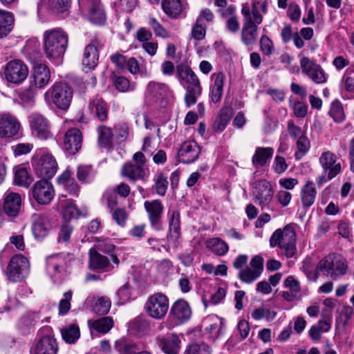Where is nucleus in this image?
<instances>
[{"label":"nucleus","mask_w":354,"mask_h":354,"mask_svg":"<svg viewBox=\"0 0 354 354\" xmlns=\"http://www.w3.org/2000/svg\"><path fill=\"white\" fill-rule=\"evenodd\" d=\"M156 342L165 354H178L179 353L180 339L175 333L158 335Z\"/></svg>","instance_id":"nucleus-18"},{"label":"nucleus","mask_w":354,"mask_h":354,"mask_svg":"<svg viewBox=\"0 0 354 354\" xmlns=\"http://www.w3.org/2000/svg\"><path fill=\"white\" fill-rule=\"evenodd\" d=\"M88 109L101 122L105 121L108 117V108L106 104L101 98H95L88 104Z\"/></svg>","instance_id":"nucleus-36"},{"label":"nucleus","mask_w":354,"mask_h":354,"mask_svg":"<svg viewBox=\"0 0 354 354\" xmlns=\"http://www.w3.org/2000/svg\"><path fill=\"white\" fill-rule=\"evenodd\" d=\"M48 3L55 12L64 13L70 6L71 0H48Z\"/></svg>","instance_id":"nucleus-59"},{"label":"nucleus","mask_w":354,"mask_h":354,"mask_svg":"<svg viewBox=\"0 0 354 354\" xmlns=\"http://www.w3.org/2000/svg\"><path fill=\"white\" fill-rule=\"evenodd\" d=\"M68 46V35L61 29H51L44 32V50L51 59L62 57Z\"/></svg>","instance_id":"nucleus-1"},{"label":"nucleus","mask_w":354,"mask_h":354,"mask_svg":"<svg viewBox=\"0 0 354 354\" xmlns=\"http://www.w3.org/2000/svg\"><path fill=\"white\" fill-rule=\"evenodd\" d=\"M97 142L100 148L110 149L113 146V133L112 129L104 125L97 128Z\"/></svg>","instance_id":"nucleus-34"},{"label":"nucleus","mask_w":354,"mask_h":354,"mask_svg":"<svg viewBox=\"0 0 354 354\" xmlns=\"http://www.w3.org/2000/svg\"><path fill=\"white\" fill-rule=\"evenodd\" d=\"M58 166L55 158L49 153L41 156L36 161L35 170L42 179L53 178L57 170Z\"/></svg>","instance_id":"nucleus-13"},{"label":"nucleus","mask_w":354,"mask_h":354,"mask_svg":"<svg viewBox=\"0 0 354 354\" xmlns=\"http://www.w3.org/2000/svg\"><path fill=\"white\" fill-rule=\"evenodd\" d=\"M169 229L167 234V239L169 244L176 247L178 239L181 236L180 216L177 210L171 212L169 216Z\"/></svg>","instance_id":"nucleus-20"},{"label":"nucleus","mask_w":354,"mask_h":354,"mask_svg":"<svg viewBox=\"0 0 354 354\" xmlns=\"http://www.w3.org/2000/svg\"><path fill=\"white\" fill-rule=\"evenodd\" d=\"M50 77V73L48 66L43 64H38L34 67L30 85L41 88L48 84Z\"/></svg>","instance_id":"nucleus-26"},{"label":"nucleus","mask_w":354,"mask_h":354,"mask_svg":"<svg viewBox=\"0 0 354 354\" xmlns=\"http://www.w3.org/2000/svg\"><path fill=\"white\" fill-rule=\"evenodd\" d=\"M32 196L39 204L49 203L54 196L52 184L46 179H41L36 182L32 188Z\"/></svg>","instance_id":"nucleus-15"},{"label":"nucleus","mask_w":354,"mask_h":354,"mask_svg":"<svg viewBox=\"0 0 354 354\" xmlns=\"http://www.w3.org/2000/svg\"><path fill=\"white\" fill-rule=\"evenodd\" d=\"M63 339L68 344L75 343L80 336V328L76 324H71L61 330Z\"/></svg>","instance_id":"nucleus-45"},{"label":"nucleus","mask_w":354,"mask_h":354,"mask_svg":"<svg viewBox=\"0 0 354 354\" xmlns=\"http://www.w3.org/2000/svg\"><path fill=\"white\" fill-rule=\"evenodd\" d=\"M72 299V292L68 291L64 293V299L60 300L59 304V314L64 315L66 314L71 308L70 301Z\"/></svg>","instance_id":"nucleus-62"},{"label":"nucleus","mask_w":354,"mask_h":354,"mask_svg":"<svg viewBox=\"0 0 354 354\" xmlns=\"http://www.w3.org/2000/svg\"><path fill=\"white\" fill-rule=\"evenodd\" d=\"M95 172L91 165H80L77 169V178L82 183H87L93 180Z\"/></svg>","instance_id":"nucleus-52"},{"label":"nucleus","mask_w":354,"mask_h":354,"mask_svg":"<svg viewBox=\"0 0 354 354\" xmlns=\"http://www.w3.org/2000/svg\"><path fill=\"white\" fill-rule=\"evenodd\" d=\"M210 347L205 343L189 345L184 354H211Z\"/></svg>","instance_id":"nucleus-57"},{"label":"nucleus","mask_w":354,"mask_h":354,"mask_svg":"<svg viewBox=\"0 0 354 354\" xmlns=\"http://www.w3.org/2000/svg\"><path fill=\"white\" fill-rule=\"evenodd\" d=\"M89 21L96 25L104 24L106 21V13L102 3L87 10Z\"/></svg>","instance_id":"nucleus-41"},{"label":"nucleus","mask_w":354,"mask_h":354,"mask_svg":"<svg viewBox=\"0 0 354 354\" xmlns=\"http://www.w3.org/2000/svg\"><path fill=\"white\" fill-rule=\"evenodd\" d=\"M206 247L217 256L225 255L229 250L227 244L218 237L208 239L206 241Z\"/></svg>","instance_id":"nucleus-40"},{"label":"nucleus","mask_w":354,"mask_h":354,"mask_svg":"<svg viewBox=\"0 0 354 354\" xmlns=\"http://www.w3.org/2000/svg\"><path fill=\"white\" fill-rule=\"evenodd\" d=\"M328 114L333 118L335 122L340 123L345 119V114L341 102L338 100H334L331 103Z\"/></svg>","instance_id":"nucleus-49"},{"label":"nucleus","mask_w":354,"mask_h":354,"mask_svg":"<svg viewBox=\"0 0 354 354\" xmlns=\"http://www.w3.org/2000/svg\"><path fill=\"white\" fill-rule=\"evenodd\" d=\"M102 48V44L97 38L93 39L84 48L82 63L84 68L89 71L93 70L98 64L99 49Z\"/></svg>","instance_id":"nucleus-14"},{"label":"nucleus","mask_w":354,"mask_h":354,"mask_svg":"<svg viewBox=\"0 0 354 354\" xmlns=\"http://www.w3.org/2000/svg\"><path fill=\"white\" fill-rule=\"evenodd\" d=\"M48 103H53L58 109H68L73 99V90L70 86L63 82L55 83L44 94Z\"/></svg>","instance_id":"nucleus-2"},{"label":"nucleus","mask_w":354,"mask_h":354,"mask_svg":"<svg viewBox=\"0 0 354 354\" xmlns=\"http://www.w3.org/2000/svg\"><path fill=\"white\" fill-rule=\"evenodd\" d=\"M274 149L272 147H257L252 156V162L254 166H264L268 160L272 158Z\"/></svg>","instance_id":"nucleus-39"},{"label":"nucleus","mask_w":354,"mask_h":354,"mask_svg":"<svg viewBox=\"0 0 354 354\" xmlns=\"http://www.w3.org/2000/svg\"><path fill=\"white\" fill-rule=\"evenodd\" d=\"M29 262L22 254L13 256L7 266L6 274L8 279L13 282L22 281L28 274Z\"/></svg>","instance_id":"nucleus-6"},{"label":"nucleus","mask_w":354,"mask_h":354,"mask_svg":"<svg viewBox=\"0 0 354 354\" xmlns=\"http://www.w3.org/2000/svg\"><path fill=\"white\" fill-rule=\"evenodd\" d=\"M317 193L315 184L312 181L308 180L300 192V198L304 209H308L314 204Z\"/></svg>","instance_id":"nucleus-27"},{"label":"nucleus","mask_w":354,"mask_h":354,"mask_svg":"<svg viewBox=\"0 0 354 354\" xmlns=\"http://www.w3.org/2000/svg\"><path fill=\"white\" fill-rule=\"evenodd\" d=\"M232 117V110L230 108H225L221 111L219 117L214 121L213 129L216 131H222L225 129Z\"/></svg>","instance_id":"nucleus-46"},{"label":"nucleus","mask_w":354,"mask_h":354,"mask_svg":"<svg viewBox=\"0 0 354 354\" xmlns=\"http://www.w3.org/2000/svg\"><path fill=\"white\" fill-rule=\"evenodd\" d=\"M296 234L295 230L290 227H286L283 229V234L279 248L285 251L287 258H291L294 256L296 251Z\"/></svg>","instance_id":"nucleus-25"},{"label":"nucleus","mask_w":354,"mask_h":354,"mask_svg":"<svg viewBox=\"0 0 354 354\" xmlns=\"http://www.w3.org/2000/svg\"><path fill=\"white\" fill-rule=\"evenodd\" d=\"M88 324L96 331L104 334L113 327V321L110 317H104L94 321L89 320Z\"/></svg>","instance_id":"nucleus-43"},{"label":"nucleus","mask_w":354,"mask_h":354,"mask_svg":"<svg viewBox=\"0 0 354 354\" xmlns=\"http://www.w3.org/2000/svg\"><path fill=\"white\" fill-rule=\"evenodd\" d=\"M73 226L67 221H65L60 227L57 236L58 242L68 243L73 232Z\"/></svg>","instance_id":"nucleus-56"},{"label":"nucleus","mask_w":354,"mask_h":354,"mask_svg":"<svg viewBox=\"0 0 354 354\" xmlns=\"http://www.w3.org/2000/svg\"><path fill=\"white\" fill-rule=\"evenodd\" d=\"M167 86L165 84L149 82L147 86V93L153 97H163L167 92Z\"/></svg>","instance_id":"nucleus-53"},{"label":"nucleus","mask_w":354,"mask_h":354,"mask_svg":"<svg viewBox=\"0 0 354 354\" xmlns=\"http://www.w3.org/2000/svg\"><path fill=\"white\" fill-rule=\"evenodd\" d=\"M272 167L276 174H281L287 170L288 165L283 157L276 156Z\"/></svg>","instance_id":"nucleus-63"},{"label":"nucleus","mask_w":354,"mask_h":354,"mask_svg":"<svg viewBox=\"0 0 354 354\" xmlns=\"http://www.w3.org/2000/svg\"><path fill=\"white\" fill-rule=\"evenodd\" d=\"M51 228V224L47 216L41 214L34 216L32 231L36 239L42 240L48 234Z\"/></svg>","instance_id":"nucleus-21"},{"label":"nucleus","mask_w":354,"mask_h":354,"mask_svg":"<svg viewBox=\"0 0 354 354\" xmlns=\"http://www.w3.org/2000/svg\"><path fill=\"white\" fill-rule=\"evenodd\" d=\"M150 330L149 322L143 316H138L129 323V330L131 333L142 336Z\"/></svg>","instance_id":"nucleus-33"},{"label":"nucleus","mask_w":354,"mask_h":354,"mask_svg":"<svg viewBox=\"0 0 354 354\" xmlns=\"http://www.w3.org/2000/svg\"><path fill=\"white\" fill-rule=\"evenodd\" d=\"M161 6L165 14L171 19L179 18L184 9L181 0H162Z\"/></svg>","instance_id":"nucleus-29"},{"label":"nucleus","mask_w":354,"mask_h":354,"mask_svg":"<svg viewBox=\"0 0 354 354\" xmlns=\"http://www.w3.org/2000/svg\"><path fill=\"white\" fill-rule=\"evenodd\" d=\"M144 309L150 317L162 319L168 311L169 299L162 292L154 293L147 298Z\"/></svg>","instance_id":"nucleus-4"},{"label":"nucleus","mask_w":354,"mask_h":354,"mask_svg":"<svg viewBox=\"0 0 354 354\" xmlns=\"http://www.w3.org/2000/svg\"><path fill=\"white\" fill-rule=\"evenodd\" d=\"M258 37V27L252 26L250 22L243 24L241 38V41L245 46H250L255 44Z\"/></svg>","instance_id":"nucleus-35"},{"label":"nucleus","mask_w":354,"mask_h":354,"mask_svg":"<svg viewBox=\"0 0 354 354\" xmlns=\"http://www.w3.org/2000/svg\"><path fill=\"white\" fill-rule=\"evenodd\" d=\"M201 153V149L196 142L187 140L184 142L177 153L178 162L189 164L194 162Z\"/></svg>","instance_id":"nucleus-16"},{"label":"nucleus","mask_w":354,"mask_h":354,"mask_svg":"<svg viewBox=\"0 0 354 354\" xmlns=\"http://www.w3.org/2000/svg\"><path fill=\"white\" fill-rule=\"evenodd\" d=\"M111 301L106 296L98 297L93 307V310L95 313L98 315L107 314L111 308Z\"/></svg>","instance_id":"nucleus-48"},{"label":"nucleus","mask_w":354,"mask_h":354,"mask_svg":"<svg viewBox=\"0 0 354 354\" xmlns=\"http://www.w3.org/2000/svg\"><path fill=\"white\" fill-rule=\"evenodd\" d=\"M114 347L120 354H138L140 351L137 344L124 339L117 340Z\"/></svg>","instance_id":"nucleus-42"},{"label":"nucleus","mask_w":354,"mask_h":354,"mask_svg":"<svg viewBox=\"0 0 354 354\" xmlns=\"http://www.w3.org/2000/svg\"><path fill=\"white\" fill-rule=\"evenodd\" d=\"M82 140V133L78 129H69L64 136V149L71 154H75L81 148Z\"/></svg>","instance_id":"nucleus-22"},{"label":"nucleus","mask_w":354,"mask_h":354,"mask_svg":"<svg viewBox=\"0 0 354 354\" xmlns=\"http://www.w3.org/2000/svg\"><path fill=\"white\" fill-rule=\"evenodd\" d=\"M28 75V68L20 59L8 62L3 68V75L10 83L19 84L24 82Z\"/></svg>","instance_id":"nucleus-7"},{"label":"nucleus","mask_w":354,"mask_h":354,"mask_svg":"<svg viewBox=\"0 0 354 354\" xmlns=\"http://www.w3.org/2000/svg\"><path fill=\"white\" fill-rule=\"evenodd\" d=\"M177 72L180 83L184 88L201 84L197 75L189 66L180 65L177 67Z\"/></svg>","instance_id":"nucleus-28"},{"label":"nucleus","mask_w":354,"mask_h":354,"mask_svg":"<svg viewBox=\"0 0 354 354\" xmlns=\"http://www.w3.org/2000/svg\"><path fill=\"white\" fill-rule=\"evenodd\" d=\"M89 268L91 269H98L108 271L110 267L109 259L95 250H90L89 252Z\"/></svg>","instance_id":"nucleus-37"},{"label":"nucleus","mask_w":354,"mask_h":354,"mask_svg":"<svg viewBox=\"0 0 354 354\" xmlns=\"http://www.w3.org/2000/svg\"><path fill=\"white\" fill-rule=\"evenodd\" d=\"M15 22L11 12L0 9V39L6 37L12 30Z\"/></svg>","instance_id":"nucleus-32"},{"label":"nucleus","mask_w":354,"mask_h":354,"mask_svg":"<svg viewBox=\"0 0 354 354\" xmlns=\"http://www.w3.org/2000/svg\"><path fill=\"white\" fill-rule=\"evenodd\" d=\"M225 79V75L222 72L212 75V80L214 83L212 86L210 97L214 103L218 102L222 97Z\"/></svg>","instance_id":"nucleus-31"},{"label":"nucleus","mask_w":354,"mask_h":354,"mask_svg":"<svg viewBox=\"0 0 354 354\" xmlns=\"http://www.w3.org/2000/svg\"><path fill=\"white\" fill-rule=\"evenodd\" d=\"M32 133L40 140H47L53 137L47 120L39 113H32L29 116Z\"/></svg>","instance_id":"nucleus-12"},{"label":"nucleus","mask_w":354,"mask_h":354,"mask_svg":"<svg viewBox=\"0 0 354 354\" xmlns=\"http://www.w3.org/2000/svg\"><path fill=\"white\" fill-rule=\"evenodd\" d=\"M192 316V310L188 303L184 299L176 301L169 311L166 326L171 329L188 321Z\"/></svg>","instance_id":"nucleus-5"},{"label":"nucleus","mask_w":354,"mask_h":354,"mask_svg":"<svg viewBox=\"0 0 354 354\" xmlns=\"http://www.w3.org/2000/svg\"><path fill=\"white\" fill-rule=\"evenodd\" d=\"M20 129L17 119L10 113H0V138H10L16 136Z\"/></svg>","instance_id":"nucleus-17"},{"label":"nucleus","mask_w":354,"mask_h":354,"mask_svg":"<svg viewBox=\"0 0 354 354\" xmlns=\"http://www.w3.org/2000/svg\"><path fill=\"white\" fill-rule=\"evenodd\" d=\"M144 207L147 214L148 219L152 229L160 231L162 227V216L164 205L160 199L146 201Z\"/></svg>","instance_id":"nucleus-8"},{"label":"nucleus","mask_w":354,"mask_h":354,"mask_svg":"<svg viewBox=\"0 0 354 354\" xmlns=\"http://www.w3.org/2000/svg\"><path fill=\"white\" fill-rule=\"evenodd\" d=\"M60 204L63 209V217L66 221L77 218L80 215L83 214L72 201H67L66 202L60 201Z\"/></svg>","instance_id":"nucleus-44"},{"label":"nucleus","mask_w":354,"mask_h":354,"mask_svg":"<svg viewBox=\"0 0 354 354\" xmlns=\"http://www.w3.org/2000/svg\"><path fill=\"white\" fill-rule=\"evenodd\" d=\"M317 269L324 275L330 276L335 280L346 273L347 265L345 259L335 254H329L321 259Z\"/></svg>","instance_id":"nucleus-3"},{"label":"nucleus","mask_w":354,"mask_h":354,"mask_svg":"<svg viewBox=\"0 0 354 354\" xmlns=\"http://www.w3.org/2000/svg\"><path fill=\"white\" fill-rule=\"evenodd\" d=\"M259 2H254L252 6V8L248 6H244L241 9V14L243 16V24L250 22L252 26H256L261 24L263 21V16L259 13L257 5Z\"/></svg>","instance_id":"nucleus-30"},{"label":"nucleus","mask_w":354,"mask_h":354,"mask_svg":"<svg viewBox=\"0 0 354 354\" xmlns=\"http://www.w3.org/2000/svg\"><path fill=\"white\" fill-rule=\"evenodd\" d=\"M261 275L257 273L255 270L250 267L241 269L238 274L239 279L246 283H252L257 280Z\"/></svg>","instance_id":"nucleus-54"},{"label":"nucleus","mask_w":354,"mask_h":354,"mask_svg":"<svg viewBox=\"0 0 354 354\" xmlns=\"http://www.w3.org/2000/svg\"><path fill=\"white\" fill-rule=\"evenodd\" d=\"M58 345L53 335H43L30 349V354H57Z\"/></svg>","instance_id":"nucleus-19"},{"label":"nucleus","mask_w":354,"mask_h":354,"mask_svg":"<svg viewBox=\"0 0 354 354\" xmlns=\"http://www.w3.org/2000/svg\"><path fill=\"white\" fill-rule=\"evenodd\" d=\"M112 218L118 225L124 227L128 218V214L124 208H116L112 212Z\"/></svg>","instance_id":"nucleus-61"},{"label":"nucleus","mask_w":354,"mask_h":354,"mask_svg":"<svg viewBox=\"0 0 354 354\" xmlns=\"http://www.w3.org/2000/svg\"><path fill=\"white\" fill-rule=\"evenodd\" d=\"M204 324L206 325L205 330L209 334V337L214 339L220 335L223 326L222 319L217 316H209L205 319Z\"/></svg>","instance_id":"nucleus-38"},{"label":"nucleus","mask_w":354,"mask_h":354,"mask_svg":"<svg viewBox=\"0 0 354 354\" xmlns=\"http://www.w3.org/2000/svg\"><path fill=\"white\" fill-rule=\"evenodd\" d=\"M310 147V140L305 135L299 138L297 141V151L295 153V159H301L308 152Z\"/></svg>","instance_id":"nucleus-50"},{"label":"nucleus","mask_w":354,"mask_h":354,"mask_svg":"<svg viewBox=\"0 0 354 354\" xmlns=\"http://www.w3.org/2000/svg\"><path fill=\"white\" fill-rule=\"evenodd\" d=\"M148 169L144 168L140 165L128 162L123 165L121 170V175L128 178L130 182H136L137 180H145L147 176Z\"/></svg>","instance_id":"nucleus-23"},{"label":"nucleus","mask_w":354,"mask_h":354,"mask_svg":"<svg viewBox=\"0 0 354 354\" xmlns=\"http://www.w3.org/2000/svg\"><path fill=\"white\" fill-rule=\"evenodd\" d=\"M300 66L302 73L306 74L314 83L321 84L326 82L327 76L319 64L304 57L300 60Z\"/></svg>","instance_id":"nucleus-11"},{"label":"nucleus","mask_w":354,"mask_h":354,"mask_svg":"<svg viewBox=\"0 0 354 354\" xmlns=\"http://www.w3.org/2000/svg\"><path fill=\"white\" fill-rule=\"evenodd\" d=\"M35 90L30 86L19 93V98L24 105L32 106L35 102Z\"/></svg>","instance_id":"nucleus-58"},{"label":"nucleus","mask_w":354,"mask_h":354,"mask_svg":"<svg viewBox=\"0 0 354 354\" xmlns=\"http://www.w3.org/2000/svg\"><path fill=\"white\" fill-rule=\"evenodd\" d=\"M319 162L328 180H332L342 172V166L337 161V156L330 151H324L321 154Z\"/></svg>","instance_id":"nucleus-10"},{"label":"nucleus","mask_w":354,"mask_h":354,"mask_svg":"<svg viewBox=\"0 0 354 354\" xmlns=\"http://www.w3.org/2000/svg\"><path fill=\"white\" fill-rule=\"evenodd\" d=\"M21 206V196L15 192L7 194L3 199V210L6 214L10 217H16Z\"/></svg>","instance_id":"nucleus-24"},{"label":"nucleus","mask_w":354,"mask_h":354,"mask_svg":"<svg viewBox=\"0 0 354 354\" xmlns=\"http://www.w3.org/2000/svg\"><path fill=\"white\" fill-rule=\"evenodd\" d=\"M261 50L266 55H270L273 50V43L267 35H262L260 39Z\"/></svg>","instance_id":"nucleus-64"},{"label":"nucleus","mask_w":354,"mask_h":354,"mask_svg":"<svg viewBox=\"0 0 354 354\" xmlns=\"http://www.w3.org/2000/svg\"><path fill=\"white\" fill-rule=\"evenodd\" d=\"M185 103L187 107L196 103L198 97L201 95L202 87L201 84L194 86H186Z\"/></svg>","instance_id":"nucleus-47"},{"label":"nucleus","mask_w":354,"mask_h":354,"mask_svg":"<svg viewBox=\"0 0 354 354\" xmlns=\"http://www.w3.org/2000/svg\"><path fill=\"white\" fill-rule=\"evenodd\" d=\"M149 25L153 30L156 36L162 38H167L169 37L168 32L166 30V29L163 28V26L155 18L149 19Z\"/></svg>","instance_id":"nucleus-60"},{"label":"nucleus","mask_w":354,"mask_h":354,"mask_svg":"<svg viewBox=\"0 0 354 354\" xmlns=\"http://www.w3.org/2000/svg\"><path fill=\"white\" fill-rule=\"evenodd\" d=\"M154 181L156 193L159 196H164L166 194L168 187V180L167 176H165L162 173L158 174L155 176Z\"/></svg>","instance_id":"nucleus-55"},{"label":"nucleus","mask_w":354,"mask_h":354,"mask_svg":"<svg viewBox=\"0 0 354 354\" xmlns=\"http://www.w3.org/2000/svg\"><path fill=\"white\" fill-rule=\"evenodd\" d=\"M32 180V178L29 175L26 168H19L15 171V182L17 185L28 187Z\"/></svg>","instance_id":"nucleus-51"},{"label":"nucleus","mask_w":354,"mask_h":354,"mask_svg":"<svg viewBox=\"0 0 354 354\" xmlns=\"http://www.w3.org/2000/svg\"><path fill=\"white\" fill-rule=\"evenodd\" d=\"M252 195L254 201L262 209L268 207L273 199V189L266 180L256 181L253 184Z\"/></svg>","instance_id":"nucleus-9"}]
</instances>
